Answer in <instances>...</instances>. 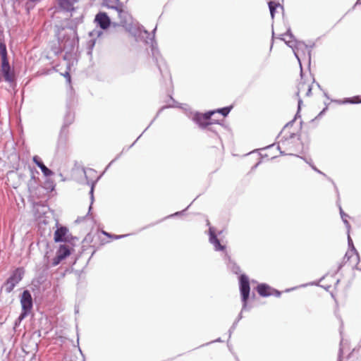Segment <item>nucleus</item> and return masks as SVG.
Instances as JSON below:
<instances>
[{"label": "nucleus", "mask_w": 361, "mask_h": 361, "mask_svg": "<svg viewBox=\"0 0 361 361\" xmlns=\"http://www.w3.org/2000/svg\"><path fill=\"white\" fill-rule=\"evenodd\" d=\"M156 30H157V26L154 27V29L152 32V37H149V35H150L149 32L143 27V32L147 35V37L149 39V40L150 41V43H151V51H152V57L154 60V62L157 64L158 69L160 71V73L161 75H163V71H162V69L161 67V64L159 63V62L162 60V58L160 56L159 51L157 47V43L154 39V35H155Z\"/></svg>", "instance_id": "5"}, {"label": "nucleus", "mask_w": 361, "mask_h": 361, "mask_svg": "<svg viewBox=\"0 0 361 361\" xmlns=\"http://www.w3.org/2000/svg\"><path fill=\"white\" fill-rule=\"evenodd\" d=\"M54 240L56 243H72L74 240H78L77 237L73 236L67 227L61 226L54 232Z\"/></svg>", "instance_id": "6"}, {"label": "nucleus", "mask_w": 361, "mask_h": 361, "mask_svg": "<svg viewBox=\"0 0 361 361\" xmlns=\"http://www.w3.org/2000/svg\"><path fill=\"white\" fill-rule=\"evenodd\" d=\"M281 295V292L272 288L271 290V295H274L275 297L279 298Z\"/></svg>", "instance_id": "41"}, {"label": "nucleus", "mask_w": 361, "mask_h": 361, "mask_svg": "<svg viewBox=\"0 0 361 361\" xmlns=\"http://www.w3.org/2000/svg\"><path fill=\"white\" fill-rule=\"evenodd\" d=\"M20 302L21 305L20 319L27 317L33 307V300L29 290H24L20 295Z\"/></svg>", "instance_id": "4"}, {"label": "nucleus", "mask_w": 361, "mask_h": 361, "mask_svg": "<svg viewBox=\"0 0 361 361\" xmlns=\"http://www.w3.org/2000/svg\"><path fill=\"white\" fill-rule=\"evenodd\" d=\"M63 75L66 78L67 82L69 85H71V74H70L69 71H66L65 73L63 74Z\"/></svg>", "instance_id": "39"}, {"label": "nucleus", "mask_w": 361, "mask_h": 361, "mask_svg": "<svg viewBox=\"0 0 361 361\" xmlns=\"http://www.w3.org/2000/svg\"><path fill=\"white\" fill-rule=\"evenodd\" d=\"M226 257L228 258L227 267L228 268L235 274H238L240 272V267L231 259V257L228 255H226Z\"/></svg>", "instance_id": "21"}, {"label": "nucleus", "mask_w": 361, "mask_h": 361, "mask_svg": "<svg viewBox=\"0 0 361 361\" xmlns=\"http://www.w3.org/2000/svg\"><path fill=\"white\" fill-rule=\"evenodd\" d=\"M97 25L102 30H106L111 25V20L105 12H99L94 18Z\"/></svg>", "instance_id": "12"}, {"label": "nucleus", "mask_w": 361, "mask_h": 361, "mask_svg": "<svg viewBox=\"0 0 361 361\" xmlns=\"http://www.w3.org/2000/svg\"><path fill=\"white\" fill-rule=\"evenodd\" d=\"M102 234H104V235L109 237V238H111L113 236L112 234L111 233H107L106 231H102Z\"/></svg>", "instance_id": "49"}, {"label": "nucleus", "mask_w": 361, "mask_h": 361, "mask_svg": "<svg viewBox=\"0 0 361 361\" xmlns=\"http://www.w3.org/2000/svg\"><path fill=\"white\" fill-rule=\"evenodd\" d=\"M97 33H98V35H100L102 32L99 31V32H97Z\"/></svg>", "instance_id": "64"}, {"label": "nucleus", "mask_w": 361, "mask_h": 361, "mask_svg": "<svg viewBox=\"0 0 361 361\" xmlns=\"http://www.w3.org/2000/svg\"><path fill=\"white\" fill-rule=\"evenodd\" d=\"M283 35L288 36L290 38V42H292V44H295V41H298L293 34L292 33L291 29L290 27H288L286 32L283 34Z\"/></svg>", "instance_id": "31"}, {"label": "nucleus", "mask_w": 361, "mask_h": 361, "mask_svg": "<svg viewBox=\"0 0 361 361\" xmlns=\"http://www.w3.org/2000/svg\"><path fill=\"white\" fill-rule=\"evenodd\" d=\"M224 121V119H221V120H217V119H214V118H212V117L210 118V120H207V122H212L211 123V126L214 125V124H216V125H219V126H223V122Z\"/></svg>", "instance_id": "36"}, {"label": "nucleus", "mask_w": 361, "mask_h": 361, "mask_svg": "<svg viewBox=\"0 0 361 361\" xmlns=\"http://www.w3.org/2000/svg\"><path fill=\"white\" fill-rule=\"evenodd\" d=\"M32 161L41 169L44 176L48 177L54 174V172L44 165L40 157L37 155H35L32 157Z\"/></svg>", "instance_id": "15"}, {"label": "nucleus", "mask_w": 361, "mask_h": 361, "mask_svg": "<svg viewBox=\"0 0 361 361\" xmlns=\"http://www.w3.org/2000/svg\"><path fill=\"white\" fill-rule=\"evenodd\" d=\"M342 356H343V349L342 348H339L338 351V360L337 361H342Z\"/></svg>", "instance_id": "45"}, {"label": "nucleus", "mask_w": 361, "mask_h": 361, "mask_svg": "<svg viewBox=\"0 0 361 361\" xmlns=\"http://www.w3.org/2000/svg\"><path fill=\"white\" fill-rule=\"evenodd\" d=\"M90 172L94 173L95 171L93 169H90Z\"/></svg>", "instance_id": "63"}, {"label": "nucleus", "mask_w": 361, "mask_h": 361, "mask_svg": "<svg viewBox=\"0 0 361 361\" xmlns=\"http://www.w3.org/2000/svg\"><path fill=\"white\" fill-rule=\"evenodd\" d=\"M68 133H69V131H68V128L61 127V129L60 130V133L59 135L58 143H57L58 149H64L65 148V147L66 145L67 140H68Z\"/></svg>", "instance_id": "16"}, {"label": "nucleus", "mask_w": 361, "mask_h": 361, "mask_svg": "<svg viewBox=\"0 0 361 361\" xmlns=\"http://www.w3.org/2000/svg\"><path fill=\"white\" fill-rule=\"evenodd\" d=\"M57 254H59L63 259H66L71 255V250L69 247L66 245H61L56 251Z\"/></svg>", "instance_id": "25"}, {"label": "nucleus", "mask_w": 361, "mask_h": 361, "mask_svg": "<svg viewBox=\"0 0 361 361\" xmlns=\"http://www.w3.org/2000/svg\"><path fill=\"white\" fill-rule=\"evenodd\" d=\"M172 106H163L161 108L159 109V110L157 111L155 117L152 119V121L149 123L148 126L144 130V131L138 136V137L135 140V141L127 148V150H128L130 148H131L135 142L137 141V140L142 135V134L150 127V126L154 122V121L157 118V117L159 116V114L161 113V111L167 108L171 107Z\"/></svg>", "instance_id": "22"}, {"label": "nucleus", "mask_w": 361, "mask_h": 361, "mask_svg": "<svg viewBox=\"0 0 361 361\" xmlns=\"http://www.w3.org/2000/svg\"><path fill=\"white\" fill-rule=\"evenodd\" d=\"M334 187H335V189L336 190V192L338 194V196H339V193H338V188L334 185Z\"/></svg>", "instance_id": "58"}, {"label": "nucleus", "mask_w": 361, "mask_h": 361, "mask_svg": "<svg viewBox=\"0 0 361 361\" xmlns=\"http://www.w3.org/2000/svg\"><path fill=\"white\" fill-rule=\"evenodd\" d=\"M256 290L262 297L267 298L271 295L272 288L267 283H262L258 284Z\"/></svg>", "instance_id": "17"}, {"label": "nucleus", "mask_w": 361, "mask_h": 361, "mask_svg": "<svg viewBox=\"0 0 361 361\" xmlns=\"http://www.w3.org/2000/svg\"><path fill=\"white\" fill-rule=\"evenodd\" d=\"M106 6L109 8L116 10L118 12V16L120 19L119 25L125 27L126 30H128L130 26V20L131 17L128 12L124 11L118 6L111 5L109 4H106Z\"/></svg>", "instance_id": "8"}, {"label": "nucleus", "mask_w": 361, "mask_h": 361, "mask_svg": "<svg viewBox=\"0 0 361 361\" xmlns=\"http://www.w3.org/2000/svg\"><path fill=\"white\" fill-rule=\"evenodd\" d=\"M312 94V85H308L307 91L306 93V95L307 97L310 96Z\"/></svg>", "instance_id": "48"}, {"label": "nucleus", "mask_w": 361, "mask_h": 361, "mask_svg": "<svg viewBox=\"0 0 361 361\" xmlns=\"http://www.w3.org/2000/svg\"><path fill=\"white\" fill-rule=\"evenodd\" d=\"M59 5L60 7L66 11H73L75 10L73 6L75 3H77L78 0H58Z\"/></svg>", "instance_id": "18"}, {"label": "nucleus", "mask_w": 361, "mask_h": 361, "mask_svg": "<svg viewBox=\"0 0 361 361\" xmlns=\"http://www.w3.org/2000/svg\"><path fill=\"white\" fill-rule=\"evenodd\" d=\"M31 172H32V176H31V179H30V180L29 181V183H28L29 186L32 184V181L35 182V175H34V172H33L32 170H31Z\"/></svg>", "instance_id": "46"}, {"label": "nucleus", "mask_w": 361, "mask_h": 361, "mask_svg": "<svg viewBox=\"0 0 361 361\" xmlns=\"http://www.w3.org/2000/svg\"><path fill=\"white\" fill-rule=\"evenodd\" d=\"M80 221H81V220L78 218V219L75 221V222H80Z\"/></svg>", "instance_id": "62"}, {"label": "nucleus", "mask_w": 361, "mask_h": 361, "mask_svg": "<svg viewBox=\"0 0 361 361\" xmlns=\"http://www.w3.org/2000/svg\"><path fill=\"white\" fill-rule=\"evenodd\" d=\"M295 118H293L291 121H290L289 122H288L285 126L283 128V129L281 130V132L279 133V134L278 135V137L282 133L283 130L286 128H288V127H290L293 125V123H295Z\"/></svg>", "instance_id": "37"}, {"label": "nucleus", "mask_w": 361, "mask_h": 361, "mask_svg": "<svg viewBox=\"0 0 361 361\" xmlns=\"http://www.w3.org/2000/svg\"><path fill=\"white\" fill-rule=\"evenodd\" d=\"M1 73L6 82H12L14 81L15 75L10 66L8 59L1 60Z\"/></svg>", "instance_id": "11"}, {"label": "nucleus", "mask_w": 361, "mask_h": 361, "mask_svg": "<svg viewBox=\"0 0 361 361\" xmlns=\"http://www.w3.org/2000/svg\"><path fill=\"white\" fill-rule=\"evenodd\" d=\"M90 238H91V235H90V233H88V234L85 236V239H84V241H88L89 240H90Z\"/></svg>", "instance_id": "50"}, {"label": "nucleus", "mask_w": 361, "mask_h": 361, "mask_svg": "<svg viewBox=\"0 0 361 361\" xmlns=\"http://www.w3.org/2000/svg\"><path fill=\"white\" fill-rule=\"evenodd\" d=\"M25 274V270L24 267H19L16 268L11 272L9 277L2 284L1 289H4L7 294L11 293L15 287L23 280Z\"/></svg>", "instance_id": "2"}, {"label": "nucleus", "mask_w": 361, "mask_h": 361, "mask_svg": "<svg viewBox=\"0 0 361 361\" xmlns=\"http://www.w3.org/2000/svg\"><path fill=\"white\" fill-rule=\"evenodd\" d=\"M301 159H302L306 163H307L311 167L312 169L317 172L318 173H320V174H322L324 176H325V174L324 173H322L321 171H319L313 164H312V159H310L309 160L306 158H303V157H301Z\"/></svg>", "instance_id": "30"}, {"label": "nucleus", "mask_w": 361, "mask_h": 361, "mask_svg": "<svg viewBox=\"0 0 361 361\" xmlns=\"http://www.w3.org/2000/svg\"><path fill=\"white\" fill-rule=\"evenodd\" d=\"M206 225H207V226H209V227H212V226H210V222H209V221L208 219H207V221H206Z\"/></svg>", "instance_id": "57"}, {"label": "nucleus", "mask_w": 361, "mask_h": 361, "mask_svg": "<svg viewBox=\"0 0 361 361\" xmlns=\"http://www.w3.org/2000/svg\"><path fill=\"white\" fill-rule=\"evenodd\" d=\"M274 145H269V146H267L266 148H270L273 146Z\"/></svg>", "instance_id": "61"}, {"label": "nucleus", "mask_w": 361, "mask_h": 361, "mask_svg": "<svg viewBox=\"0 0 361 361\" xmlns=\"http://www.w3.org/2000/svg\"><path fill=\"white\" fill-rule=\"evenodd\" d=\"M277 148H278V149L280 151V154H281V155H286V154L283 151H281V147H280V146H279V145H278Z\"/></svg>", "instance_id": "52"}, {"label": "nucleus", "mask_w": 361, "mask_h": 361, "mask_svg": "<svg viewBox=\"0 0 361 361\" xmlns=\"http://www.w3.org/2000/svg\"><path fill=\"white\" fill-rule=\"evenodd\" d=\"M205 129H207L208 131H210V132L213 133L217 137H219L218 133H217V130L216 129V128H214L213 126V125L212 126H209Z\"/></svg>", "instance_id": "38"}, {"label": "nucleus", "mask_w": 361, "mask_h": 361, "mask_svg": "<svg viewBox=\"0 0 361 361\" xmlns=\"http://www.w3.org/2000/svg\"><path fill=\"white\" fill-rule=\"evenodd\" d=\"M293 52H294V55L295 56V58L297 59V60L298 61V63L300 64V77L302 78L303 76V71H302V63H301V61H300V58L299 56V52L300 51H298V50L294 48V49H292Z\"/></svg>", "instance_id": "33"}, {"label": "nucleus", "mask_w": 361, "mask_h": 361, "mask_svg": "<svg viewBox=\"0 0 361 361\" xmlns=\"http://www.w3.org/2000/svg\"><path fill=\"white\" fill-rule=\"evenodd\" d=\"M325 104V107L319 112V114L317 115V116L316 117L317 118H319V117H321L322 115H324L326 111L328 110V104L326 103H324Z\"/></svg>", "instance_id": "42"}, {"label": "nucleus", "mask_w": 361, "mask_h": 361, "mask_svg": "<svg viewBox=\"0 0 361 361\" xmlns=\"http://www.w3.org/2000/svg\"><path fill=\"white\" fill-rule=\"evenodd\" d=\"M214 114V111H209L204 114L196 112L192 118L194 122H195L201 128H206L209 126H211L212 122H207V120H210V118Z\"/></svg>", "instance_id": "9"}, {"label": "nucleus", "mask_w": 361, "mask_h": 361, "mask_svg": "<svg viewBox=\"0 0 361 361\" xmlns=\"http://www.w3.org/2000/svg\"><path fill=\"white\" fill-rule=\"evenodd\" d=\"M293 52H294V55L295 56V58L297 59V60L298 61V63L300 64V77L302 78L303 76V71H302V63H301V61H300V58L299 56V52L300 51H298V50L294 48V49H292Z\"/></svg>", "instance_id": "34"}, {"label": "nucleus", "mask_w": 361, "mask_h": 361, "mask_svg": "<svg viewBox=\"0 0 361 361\" xmlns=\"http://www.w3.org/2000/svg\"><path fill=\"white\" fill-rule=\"evenodd\" d=\"M268 6L270 11V15L272 19L274 18L276 11L278 7H281L282 9H283V6H281L280 3L275 2L273 1H270L268 3Z\"/></svg>", "instance_id": "26"}, {"label": "nucleus", "mask_w": 361, "mask_h": 361, "mask_svg": "<svg viewBox=\"0 0 361 361\" xmlns=\"http://www.w3.org/2000/svg\"><path fill=\"white\" fill-rule=\"evenodd\" d=\"M295 136H296V134H295V133H290V134L288 135V137H285L284 139H282V140H281V144H282V145H286L287 144H288V143H289L290 140H292V139H293Z\"/></svg>", "instance_id": "35"}, {"label": "nucleus", "mask_w": 361, "mask_h": 361, "mask_svg": "<svg viewBox=\"0 0 361 361\" xmlns=\"http://www.w3.org/2000/svg\"><path fill=\"white\" fill-rule=\"evenodd\" d=\"M82 16L75 18L74 19H72L68 23V25L64 27L65 28V32L68 33V32L71 30H73L75 32H77V26L82 23Z\"/></svg>", "instance_id": "19"}, {"label": "nucleus", "mask_w": 361, "mask_h": 361, "mask_svg": "<svg viewBox=\"0 0 361 361\" xmlns=\"http://www.w3.org/2000/svg\"><path fill=\"white\" fill-rule=\"evenodd\" d=\"M242 312L243 311L241 310V312L238 314L237 319L234 321V322L233 323L232 326L229 329V330H228V338H230L231 337V335H232L233 332L234 331V330L235 329V328H236L239 321L243 318Z\"/></svg>", "instance_id": "29"}, {"label": "nucleus", "mask_w": 361, "mask_h": 361, "mask_svg": "<svg viewBox=\"0 0 361 361\" xmlns=\"http://www.w3.org/2000/svg\"><path fill=\"white\" fill-rule=\"evenodd\" d=\"M73 99L71 97L67 101L66 107L67 111L64 116L63 124L62 127L68 128V126L74 121L75 116L74 113L71 111V108L73 104Z\"/></svg>", "instance_id": "14"}, {"label": "nucleus", "mask_w": 361, "mask_h": 361, "mask_svg": "<svg viewBox=\"0 0 361 361\" xmlns=\"http://www.w3.org/2000/svg\"><path fill=\"white\" fill-rule=\"evenodd\" d=\"M86 178H87V176H86ZM99 178V177H98L94 180H90L87 179V185H90V200H91V204H90V207H89V212H88L87 214H89V213L91 211V209H92V204L93 201H94V186H95L97 182L98 181Z\"/></svg>", "instance_id": "20"}, {"label": "nucleus", "mask_w": 361, "mask_h": 361, "mask_svg": "<svg viewBox=\"0 0 361 361\" xmlns=\"http://www.w3.org/2000/svg\"><path fill=\"white\" fill-rule=\"evenodd\" d=\"M324 96L326 99H330V97H329V94H327V92H324Z\"/></svg>", "instance_id": "53"}, {"label": "nucleus", "mask_w": 361, "mask_h": 361, "mask_svg": "<svg viewBox=\"0 0 361 361\" xmlns=\"http://www.w3.org/2000/svg\"><path fill=\"white\" fill-rule=\"evenodd\" d=\"M339 210H340V214H341V217L343 220V224H345V228L347 229V233H349L350 232V223L348 222V221L347 220V217H348V215L346 214L343 210L342 209L341 207L339 206Z\"/></svg>", "instance_id": "27"}, {"label": "nucleus", "mask_w": 361, "mask_h": 361, "mask_svg": "<svg viewBox=\"0 0 361 361\" xmlns=\"http://www.w3.org/2000/svg\"><path fill=\"white\" fill-rule=\"evenodd\" d=\"M121 154V153L119 154L118 155H117V157L109 163V164L107 167H109L113 162H114V161H116L117 159H118L120 157Z\"/></svg>", "instance_id": "51"}, {"label": "nucleus", "mask_w": 361, "mask_h": 361, "mask_svg": "<svg viewBox=\"0 0 361 361\" xmlns=\"http://www.w3.org/2000/svg\"><path fill=\"white\" fill-rule=\"evenodd\" d=\"M305 85V82H301L298 84V92L296 93V95L297 97H299V94H300V92L304 88ZM302 103V101L300 98L298 99V111L296 113V114L295 115L294 118H295V120L298 118V117H300V108H301V104Z\"/></svg>", "instance_id": "23"}, {"label": "nucleus", "mask_w": 361, "mask_h": 361, "mask_svg": "<svg viewBox=\"0 0 361 361\" xmlns=\"http://www.w3.org/2000/svg\"><path fill=\"white\" fill-rule=\"evenodd\" d=\"M63 259L59 254L56 253V256L52 259L51 265L53 267L57 266Z\"/></svg>", "instance_id": "32"}, {"label": "nucleus", "mask_w": 361, "mask_h": 361, "mask_svg": "<svg viewBox=\"0 0 361 361\" xmlns=\"http://www.w3.org/2000/svg\"><path fill=\"white\" fill-rule=\"evenodd\" d=\"M355 101H357V104H360V103H361V99H360V100H359L358 99H355Z\"/></svg>", "instance_id": "60"}, {"label": "nucleus", "mask_w": 361, "mask_h": 361, "mask_svg": "<svg viewBox=\"0 0 361 361\" xmlns=\"http://www.w3.org/2000/svg\"><path fill=\"white\" fill-rule=\"evenodd\" d=\"M280 39L283 40L285 43L291 49L295 48L298 50V51H301L303 54H305V51H307L309 57V61L310 62L311 51L312 49L314 46V43H313L311 45H307L302 41H295V44H292V42L286 41L282 37H280Z\"/></svg>", "instance_id": "10"}, {"label": "nucleus", "mask_w": 361, "mask_h": 361, "mask_svg": "<svg viewBox=\"0 0 361 361\" xmlns=\"http://www.w3.org/2000/svg\"><path fill=\"white\" fill-rule=\"evenodd\" d=\"M259 164L260 161L257 162L254 166H252V169H255L259 166Z\"/></svg>", "instance_id": "56"}, {"label": "nucleus", "mask_w": 361, "mask_h": 361, "mask_svg": "<svg viewBox=\"0 0 361 361\" xmlns=\"http://www.w3.org/2000/svg\"><path fill=\"white\" fill-rule=\"evenodd\" d=\"M130 234H126V235H113V236L111 237V238H114V239H121V238H123L126 236H128Z\"/></svg>", "instance_id": "44"}, {"label": "nucleus", "mask_w": 361, "mask_h": 361, "mask_svg": "<svg viewBox=\"0 0 361 361\" xmlns=\"http://www.w3.org/2000/svg\"><path fill=\"white\" fill-rule=\"evenodd\" d=\"M359 96H355L353 97H348L343 99H331V102L338 104H357V102L355 101V99H359Z\"/></svg>", "instance_id": "24"}, {"label": "nucleus", "mask_w": 361, "mask_h": 361, "mask_svg": "<svg viewBox=\"0 0 361 361\" xmlns=\"http://www.w3.org/2000/svg\"><path fill=\"white\" fill-rule=\"evenodd\" d=\"M348 245L349 250L345 253V255L343 257V262L338 265V269H337V272H338L341 269V268L343 266V264L346 263L348 261L350 260V259L352 257V255H355L356 262H355V267L358 269L357 266L358 263L360 262V255H359L358 252L357 251V250L355 249V247L354 246L353 240L350 235V232L348 233Z\"/></svg>", "instance_id": "7"}, {"label": "nucleus", "mask_w": 361, "mask_h": 361, "mask_svg": "<svg viewBox=\"0 0 361 361\" xmlns=\"http://www.w3.org/2000/svg\"><path fill=\"white\" fill-rule=\"evenodd\" d=\"M233 109V106H228L223 108L217 109L215 110H212L214 111V114L219 113L221 114L224 117H226L228 115L231 109Z\"/></svg>", "instance_id": "28"}, {"label": "nucleus", "mask_w": 361, "mask_h": 361, "mask_svg": "<svg viewBox=\"0 0 361 361\" xmlns=\"http://www.w3.org/2000/svg\"><path fill=\"white\" fill-rule=\"evenodd\" d=\"M72 92H73V87L70 85L68 94H70L71 95L72 94Z\"/></svg>", "instance_id": "55"}, {"label": "nucleus", "mask_w": 361, "mask_h": 361, "mask_svg": "<svg viewBox=\"0 0 361 361\" xmlns=\"http://www.w3.org/2000/svg\"><path fill=\"white\" fill-rule=\"evenodd\" d=\"M239 290L243 304L242 311L245 310L247 305V301L250 293V284L248 276L242 274L239 278Z\"/></svg>", "instance_id": "3"}, {"label": "nucleus", "mask_w": 361, "mask_h": 361, "mask_svg": "<svg viewBox=\"0 0 361 361\" xmlns=\"http://www.w3.org/2000/svg\"><path fill=\"white\" fill-rule=\"evenodd\" d=\"M209 243L214 245L216 251H224L226 250V246L221 244L214 227H209Z\"/></svg>", "instance_id": "13"}, {"label": "nucleus", "mask_w": 361, "mask_h": 361, "mask_svg": "<svg viewBox=\"0 0 361 361\" xmlns=\"http://www.w3.org/2000/svg\"><path fill=\"white\" fill-rule=\"evenodd\" d=\"M214 342H222V340L221 339V338H218L217 339H216L214 341H212L211 343H214Z\"/></svg>", "instance_id": "54"}, {"label": "nucleus", "mask_w": 361, "mask_h": 361, "mask_svg": "<svg viewBox=\"0 0 361 361\" xmlns=\"http://www.w3.org/2000/svg\"><path fill=\"white\" fill-rule=\"evenodd\" d=\"M317 85L319 89L322 90L321 85L319 83H317Z\"/></svg>", "instance_id": "59"}, {"label": "nucleus", "mask_w": 361, "mask_h": 361, "mask_svg": "<svg viewBox=\"0 0 361 361\" xmlns=\"http://www.w3.org/2000/svg\"><path fill=\"white\" fill-rule=\"evenodd\" d=\"M55 37L57 39V42L51 45V51L55 56L60 55L64 51H66V55L71 54L79 43L78 32L71 30L68 33H66L63 27H57Z\"/></svg>", "instance_id": "1"}, {"label": "nucleus", "mask_w": 361, "mask_h": 361, "mask_svg": "<svg viewBox=\"0 0 361 361\" xmlns=\"http://www.w3.org/2000/svg\"><path fill=\"white\" fill-rule=\"evenodd\" d=\"M190 206V204L188 205L185 209H183V210H182L180 212H175L174 214L169 216L168 217L176 216H179V215L183 214L189 208Z\"/></svg>", "instance_id": "40"}, {"label": "nucleus", "mask_w": 361, "mask_h": 361, "mask_svg": "<svg viewBox=\"0 0 361 361\" xmlns=\"http://www.w3.org/2000/svg\"><path fill=\"white\" fill-rule=\"evenodd\" d=\"M94 44H95V40L94 39H91L88 42V47H89V53H91V50L92 49L93 47L94 46Z\"/></svg>", "instance_id": "43"}, {"label": "nucleus", "mask_w": 361, "mask_h": 361, "mask_svg": "<svg viewBox=\"0 0 361 361\" xmlns=\"http://www.w3.org/2000/svg\"><path fill=\"white\" fill-rule=\"evenodd\" d=\"M24 319H20V314L18 316L17 319L15 321V326H18Z\"/></svg>", "instance_id": "47"}]
</instances>
